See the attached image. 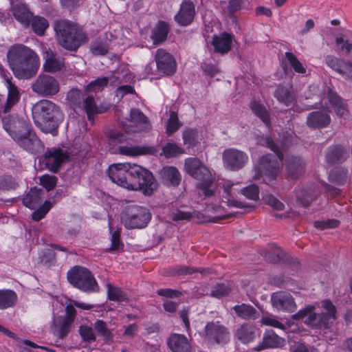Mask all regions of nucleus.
Listing matches in <instances>:
<instances>
[{
  "mask_svg": "<svg viewBox=\"0 0 352 352\" xmlns=\"http://www.w3.org/2000/svg\"><path fill=\"white\" fill-rule=\"evenodd\" d=\"M108 176L113 183L129 190H141L145 195H151L158 187L152 173L135 164H112Z\"/></svg>",
  "mask_w": 352,
  "mask_h": 352,
  "instance_id": "nucleus-1",
  "label": "nucleus"
},
{
  "mask_svg": "<svg viewBox=\"0 0 352 352\" xmlns=\"http://www.w3.org/2000/svg\"><path fill=\"white\" fill-rule=\"evenodd\" d=\"M7 60L14 75L19 79L31 78L38 69L36 54L23 44L12 45L8 51Z\"/></svg>",
  "mask_w": 352,
  "mask_h": 352,
  "instance_id": "nucleus-2",
  "label": "nucleus"
},
{
  "mask_svg": "<svg viewBox=\"0 0 352 352\" xmlns=\"http://www.w3.org/2000/svg\"><path fill=\"white\" fill-rule=\"evenodd\" d=\"M54 30L58 44L63 49L76 52L89 41L86 32L76 23L67 19L57 20Z\"/></svg>",
  "mask_w": 352,
  "mask_h": 352,
  "instance_id": "nucleus-3",
  "label": "nucleus"
},
{
  "mask_svg": "<svg viewBox=\"0 0 352 352\" xmlns=\"http://www.w3.org/2000/svg\"><path fill=\"white\" fill-rule=\"evenodd\" d=\"M32 118L36 126L43 132L56 135L63 115L55 103L48 100H41L34 105Z\"/></svg>",
  "mask_w": 352,
  "mask_h": 352,
  "instance_id": "nucleus-4",
  "label": "nucleus"
},
{
  "mask_svg": "<svg viewBox=\"0 0 352 352\" xmlns=\"http://www.w3.org/2000/svg\"><path fill=\"white\" fill-rule=\"evenodd\" d=\"M263 143L274 154H266L259 158L257 173L253 178L258 179L264 175L270 181L274 180L278 172L279 161L283 160L284 155L279 145L270 136L263 138Z\"/></svg>",
  "mask_w": 352,
  "mask_h": 352,
  "instance_id": "nucleus-5",
  "label": "nucleus"
},
{
  "mask_svg": "<svg viewBox=\"0 0 352 352\" xmlns=\"http://www.w3.org/2000/svg\"><path fill=\"white\" fill-rule=\"evenodd\" d=\"M186 172L192 178L199 181L197 187L201 190L206 197L214 195L216 185L209 168L197 157H189L185 160Z\"/></svg>",
  "mask_w": 352,
  "mask_h": 352,
  "instance_id": "nucleus-6",
  "label": "nucleus"
},
{
  "mask_svg": "<svg viewBox=\"0 0 352 352\" xmlns=\"http://www.w3.org/2000/svg\"><path fill=\"white\" fill-rule=\"evenodd\" d=\"M68 282L86 293L97 292L99 286L91 272L86 267L76 265L67 273Z\"/></svg>",
  "mask_w": 352,
  "mask_h": 352,
  "instance_id": "nucleus-7",
  "label": "nucleus"
},
{
  "mask_svg": "<svg viewBox=\"0 0 352 352\" xmlns=\"http://www.w3.org/2000/svg\"><path fill=\"white\" fill-rule=\"evenodd\" d=\"M67 100L75 111H85L89 120H93L94 116L100 113L94 96L88 95L87 91L72 89L67 94Z\"/></svg>",
  "mask_w": 352,
  "mask_h": 352,
  "instance_id": "nucleus-8",
  "label": "nucleus"
},
{
  "mask_svg": "<svg viewBox=\"0 0 352 352\" xmlns=\"http://www.w3.org/2000/svg\"><path fill=\"white\" fill-rule=\"evenodd\" d=\"M151 219V214L146 208L135 204L128 206L122 217L124 226L128 229L144 228Z\"/></svg>",
  "mask_w": 352,
  "mask_h": 352,
  "instance_id": "nucleus-9",
  "label": "nucleus"
},
{
  "mask_svg": "<svg viewBox=\"0 0 352 352\" xmlns=\"http://www.w3.org/2000/svg\"><path fill=\"white\" fill-rule=\"evenodd\" d=\"M201 336L210 345L224 346L230 342L228 329L219 321L207 322Z\"/></svg>",
  "mask_w": 352,
  "mask_h": 352,
  "instance_id": "nucleus-10",
  "label": "nucleus"
},
{
  "mask_svg": "<svg viewBox=\"0 0 352 352\" xmlns=\"http://www.w3.org/2000/svg\"><path fill=\"white\" fill-rule=\"evenodd\" d=\"M322 307L326 312L309 314L305 323L316 328L329 329L336 319V308L329 300L322 302Z\"/></svg>",
  "mask_w": 352,
  "mask_h": 352,
  "instance_id": "nucleus-11",
  "label": "nucleus"
},
{
  "mask_svg": "<svg viewBox=\"0 0 352 352\" xmlns=\"http://www.w3.org/2000/svg\"><path fill=\"white\" fill-rule=\"evenodd\" d=\"M32 90L42 97L52 96L58 93V81L47 74L39 75L31 85Z\"/></svg>",
  "mask_w": 352,
  "mask_h": 352,
  "instance_id": "nucleus-12",
  "label": "nucleus"
},
{
  "mask_svg": "<svg viewBox=\"0 0 352 352\" xmlns=\"http://www.w3.org/2000/svg\"><path fill=\"white\" fill-rule=\"evenodd\" d=\"M129 116L121 122V127L126 133L140 132L148 128V118L138 109H132Z\"/></svg>",
  "mask_w": 352,
  "mask_h": 352,
  "instance_id": "nucleus-13",
  "label": "nucleus"
},
{
  "mask_svg": "<svg viewBox=\"0 0 352 352\" xmlns=\"http://www.w3.org/2000/svg\"><path fill=\"white\" fill-rule=\"evenodd\" d=\"M222 157L224 166L232 171L242 169L249 160L245 152L234 148L225 149Z\"/></svg>",
  "mask_w": 352,
  "mask_h": 352,
  "instance_id": "nucleus-14",
  "label": "nucleus"
},
{
  "mask_svg": "<svg viewBox=\"0 0 352 352\" xmlns=\"http://www.w3.org/2000/svg\"><path fill=\"white\" fill-rule=\"evenodd\" d=\"M2 124L3 129L14 140L32 126L27 118L16 114L3 117Z\"/></svg>",
  "mask_w": 352,
  "mask_h": 352,
  "instance_id": "nucleus-15",
  "label": "nucleus"
},
{
  "mask_svg": "<svg viewBox=\"0 0 352 352\" xmlns=\"http://www.w3.org/2000/svg\"><path fill=\"white\" fill-rule=\"evenodd\" d=\"M14 141L20 147L31 153L36 154L43 149V143L32 126L21 133Z\"/></svg>",
  "mask_w": 352,
  "mask_h": 352,
  "instance_id": "nucleus-16",
  "label": "nucleus"
},
{
  "mask_svg": "<svg viewBox=\"0 0 352 352\" xmlns=\"http://www.w3.org/2000/svg\"><path fill=\"white\" fill-rule=\"evenodd\" d=\"M69 158L67 152L60 148H47L43 157V163L53 173H57L62 164Z\"/></svg>",
  "mask_w": 352,
  "mask_h": 352,
  "instance_id": "nucleus-17",
  "label": "nucleus"
},
{
  "mask_svg": "<svg viewBox=\"0 0 352 352\" xmlns=\"http://www.w3.org/2000/svg\"><path fill=\"white\" fill-rule=\"evenodd\" d=\"M157 69L166 76L175 74L177 68L176 61L170 53L164 49H158L155 56Z\"/></svg>",
  "mask_w": 352,
  "mask_h": 352,
  "instance_id": "nucleus-18",
  "label": "nucleus"
},
{
  "mask_svg": "<svg viewBox=\"0 0 352 352\" xmlns=\"http://www.w3.org/2000/svg\"><path fill=\"white\" fill-rule=\"evenodd\" d=\"M258 336L257 328L249 322H243L237 325L233 331L234 339L243 344H248L254 342Z\"/></svg>",
  "mask_w": 352,
  "mask_h": 352,
  "instance_id": "nucleus-19",
  "label": "nucleus"
},
{
  "mask_svg": "<svg viewBox=\"0 0 352 352\" xmlns=\"http://www.w3.org/2000/svg\"><path fill=\"white\" fill-rule=\"evenodd\" d=\"M196 15L195 5L192 0H182L179 11L174 20L180 26H188L194 21Z\"/></svg>",
  "mask_w": 352,
  "mask_h": 352,
  "instance_id": "nucleus-20",
  "label": "nucleus"
},
{
  "mask_svg": "<svg viewBox=\"0 0 352 352\" xmlns=\"http://www.w3.org/2000/svg\"><path fill=\"white\" fill-rule=\"evenodd\" d=\"M271 301L272 306L278 311L292 313L297 308L293 296L285 292L273 293L271 296Z\"/></svg>",
  "mask_w": 352,
  "mask_h": 352,
  "instance_id": "nucleus-21",
  "label": "nucleus"
},
{
  "mask_svg": "<svg viewBox=\"0 0 352 352\" xmlns=\"http://www.w3.org/2000/svg\"><path fill=\"white\" fill-rule=\"evenodd\" d=\"M331 111L329 109H323L314 111L307 114L306 124L310 129H320L327 127L331 121Z\"/></svg>",
  "mask_w": 352,
  "mask_h": 352,
  "instance_id": "nucleus-22",
  "label": "nucleus"
},
{
  "mask_svg": "<svg viewBox=\"0 0 352 352\" xmlns=\"http://www.w3.org/2000/svg\"><path fill=\"white\" fill-rule=\"evenodd\" d=\"M285 340L278 336L273 330H267L263 336L262 342L253 348L255 351H261L266 349L282 347Z\"/></svg>",
  "mask_w": 352,
  "mask_h": 352,
  "instance_id": "nucleus-23",
  "label": "nucleus"
},
{
  "mask_svg": "<svg viewBox=\"0 0 352 352\" xmlns=\"http://www.w3.org/2000/svg\"><path fill=\"white\" fill-rule=\"evenodd\" d=\"M287 175L292 179H297L302 176L306 168L305 160L300 156H289L285 162Z\"/></svg>",
  "mask_w": 352,
  "mask_h": 352,
  "instance_id": "nucleus-24",
  "label": "nucleus"
},
{
  "mask_svg": "<svg viewBox=\"0 0 352 352\" xmlns=\"http://www.w3.org/2000/svg\"><path fill=\"white\" fill-rule=\"evenodd\" d=\"M43 69L45 72L55 73L59 72L64 67V58L58 57L56 54L48 48L43 52Z\"/></svg>",
  "mask_w": 352,
  "mask_h": 352,
  "instance_id": "nucleus-25",
  "label": "nucleus"
},
{
  "mask_svg": "<svg viewBox=\"0 0 352 352\" xmlns=\"http://www.w3.org/2000/svg\"><path fill=\"white\" fill-rule=\"evenodd\" d=\"M325 63L333 70L346 79L352 80V70L347 67V62L332 55H327L324 58Z\"/></svg>",
  "mask_w": 352,
  "mask_h": 352,
  "instance_id": "nucleus-26",
  "label": "nucleus"
},
{
  "mask_svg": "<svg viewBox=\"0 0 352 352\" xmlns=\"http://www.w3.org/2000/svg\"><path fill=\"white\" fill-rule=\"evenodd\" d=\"M167 344L173 352H191V345L188 338L182 334L173 333Z\"/></svg>",
  "mask_w": 352,
  "mask_h": 352,
  "instance_id": "nucleus-27",
  "label": "nucleus"
},
{
  "mask_svg": "<svg viewBox=\"0 0 352 352\" xmlns=\"http://www.w3.org/2000/svg\"><path fill=\"white\" fill-rule=\"evenodd\" d=\"M170 30V28L167 22L162 20L158 21L153 28L150 36L153 45H159L165 42Z\"/></svg>",
  "mask_w": 352,
  "mask_h": 352,
  "instance_id": "nucleus-28",
  "label": "nucleus"
},
{
  "mask_svg": "<svg viewBox=\"0 0 352 352\" xmlns=\"http://www.w3.org/2000/svg\"><path fill=\"white\" fill-rule=\"evenodd\" d=\"M327 98L338 116L345 118L348 115L347 104L331 87H328Z\"/></svg>",
  "mask_w": 352,
  "mask_h": 352,
  "instance_id": "nucleus-29",
  "label": "nucleus"
},
{
  "mask_svg": "<svg viewBox=\"0 0 352 352\" xmlns=\"http://www.w3.org/2000/svg\"><path fill=\"white\" fill-rule=\"evenodd\" d=\"M11 11L15 19L24 28H27L30 26L33 14L26 4L23 3L14 4L12 6Z\"/></svg>",
  "mask_w": 352,
  "mask_h": 352,
  "instance_id": "nucleus-30",
  "label": "nucleus"
},
{
  "mask_svg": "<svg viewBox=\"0 0 352 352\" xmlns=\"http://www.w3.org/2000/svg\"><path fill=\"white\" fill-rule=\"evenodd\" d=\"M232 36L227 32L214 35L212 38V45L214 52L221 54H227L232 47Z\"/></svg>",
  "mask_w": 352,
  "mask_h": 352,
  "instance_id": "nucleus-31",
  "label": "nucleus"
},
{
  "mask_svg": "<svg viewBox=\"0 0 352 352\" xmlns=\"http://www.w3.org/2000/svg\"><path fill=\"white\" fill-rule=\"evenodd\" d=\"M164 184L168 186H177L182 179L181 175L174 166H165L160 172Z\"/></svg>",
  "mask_w": 352,
  "mask_h": 352,
  "instance_id": "nucleus-32",
  "label": "nucleus"
},
{
  "mask_svg": "<svg viewBox=\"0 0 352 352\" xmlns=\"http://www.w3.org/2000/svg\"><path fill=\"white\" fill-rule=\"evenodd\" d=\"M347 157V152L340 145L329 146L325 155L326 162L331 165L342 163Z\"/></svg>",
  "mask_w": 352,
  "mask_h": 352,
  "instance_id": "nucleus-33",
  "label": "nucleus"
},
{
  "mask_svg": "<svg viewBox=\"0 0 352 352\" xmlns=\"http://www.w3.org/2000/svg\"><path fill=\"white\" fill-rule=\"evenodd\" d=\"M44 192L41 188H32L23 197L22 202L25 206L34 209L41 205L43 198Z\"/></svg>",
  "mask_w": 352,
  "mask_h": 352,
  "instance_id": "nucleus-34",
  "label": "nucleus"
},
{
  "mask_svg": "<svg viewBox=\"0 0 352 352\" xmlns=\"http://www.w3.org/2000/svg\"><path fill=\"white\" fill-rule=\"evenodd\" d=\"M236 315L245 320H254L259 317L258 311L251 305L241 303L232 307Z\"/></svg>",
  "mask_w": 352,
  "mask_h": 352,
  "instance_id": "nucleus-35",
  "label": "nucleus"
},
{
  "mask_svg": "<svg viewBox=\"0 0 352 352\" xmlns=\"http://www.w3.org/2000/svg\"><path fill=\"white\" fill-rule=\"evenodd\" d=\"M8 94L6 104L3 106V112H8L11 108L18 102L20 98V94L16 86L12 83L11 78L6 79Z\"/></svg>",
  "mask_w": 352,
  "mask_h": 352,
  "instance_id": "nucleus-36",
  "label": "nucleus"
},
{
  "mask_svg": "<svg viewBox=\"0 0 352 352\" xmlns=\"http://www.w3.org/2000/svg\"><path fill=\"white\" fill-rule=\"evenodd\" d=\"M318 194V190L311 187L300 188L296 190V199L303 207H307L316 199Z\"/></svg>",
  "mask_w": 352,
  "mask_h": 352,
  "instance_id": "nucleus-37",
  "label": "nucleus"
},
{
  "mask_svg": "<svg viewBox=\"0 0 352 352\" xmlns=\"http://www.w3.org/2000/svg\"><path fill=\"white\" fill-rule=\"evenodd\" d=\"M274 97L286 106L290 105L294 100V95L292 88L278 86L274 92Z\"/></svg>",
  "mask_w": 352,
  "mask_h": 352,
  "instance_id": "nucleus-38",
  "label": "nucleus"
},
{
  "mask_svg": "<svg viewBox=\"0 0 352 352\" xmlns=\"http://www.w3.org/2000/svg\"><path fill=\"white\" fill-rule=\"evenodd\" d=\"M120 154L126 155H136L142 154H153L155 151L154 146H135L131 147L127 146H122L118 147Z\"/></svg>",
  "mask_w": 352,
  "mask_h": 352,
  "instance_id": "nucleus-39",
  "label": "nucleus"
},
{
  "mask_svg": "<svg viewBox=\"0 0 352 352\" xmlns=\"http://www.w3.org/2000/svg\"><path fill=\"white\" fill-rule=\"evenodd\" d=\"M16 293L10 289H0V309L13 307L16 302Z\"/></svg>",
  "mask_w": 352,
  "mask_h": 352,
  "instance_id": "nucleus-40",
  "label": "nucleus"
},
{
  "mask_svg": "<svg viewBox=\"0 0 352 352\" xmlns=\"http://www.w3.org/2000/svg\"><path fill=\"white\" fill-rule=\"evenodd\" d=\"M348 177V170L344 167H336L329 175V181L338 185L344 184Z\"/></svg>",
  "mask_w": 352,
  "mask_h": 352,
  "instance_id": "nucleus-41",
  "label": "nucleus"
},
{
  "mask_svg": "<svg viewBox=\"0 0 352 352\" xmlns=\"http://www.w3.org/2000/svg\"><path fill=\"white\" fill-rule=\"evenodd\" d=\"M250 108L267 126L270 124V115L264 106L252 100L250 103Z\"/></svg>",
  "mask_w": 352,
  "mask_h": 352,
  "instance_id": "nucleus-42",
  "label": "nucleus"
},
{
  "mask_svg": "<svg viewBox=\"0 0 352 352\" xmlns=\"http://www.w3.org/2000/svg\"><path fill=\"white\" fill-rule=\"evenodd\" d=\"M32 30L38 36L44 34L45 30L49 27L47 20L40 16H34L30 19Z\"/></svg>",
  "mask_w": 352,
  "mask_h": 352,
  "instance_id": "nucleus-43",
  "label": "nucleus"
},
{
  "mask_svg": "<svg viewBox=\"0 0 352 352\" xmlns=\"http://www.w3.org/2000/svg\"><path fill=\"white\" fill-rule=\"evenodd\" d=\"M72 324V322L58 317L55 323L56 327V335L58 338L60 339L65 338L69 333Z\"/></svg>",
  "mask_w": 352,
  "mask_h": 352,
  "instance_id": "nucleus-44",
  "label": "nucleus"
},
{
  "mask_svg": "<svg viewBox=\"0 0 352 352\" xmlns=\"http://www.w3.org/2000/svg\"><path fill=\"white\" fill-rule=\"evenodd\" d=\"M107 295L110 300L124 302L128 300V297L120 288L113 286L111 284L107 285Z\"/></svg>",
  "mask_w": 352,
  "mask_h": 352,
  "instance_id": "nucleus-45",
  "label": "nucleus"
},
{
  "mask_svg": "<svg viewBox=\"0 0 352 352\" xmlns=\"http://www.w3.org/2000/svg\"><path fill=\"white\" fill-rule=\"evenodd\" d=\"M94 327L98 335L102 337L106 342L113 339V334L111 330L108 329L106 322L102 320H97L94 322Z\"/></svg>",
  "mask_w": 352,
  "mask_h": 352,
  "instance_id": "nucleus-46",
  "label": "nucleus"
},
{
  "mask_svg": "<svg viewBox=\"0 0 352 352\" xmlns=\"http://www.w3.org/2000/svg\"><path fill=\"white\" fill-rule=\"evenodd\" d=\"M184 144L188 148L194 147L198 142V132L196 129H186L183 131Z\"/></svg>",
  "mask_w": 352,
  "mask_h": 352,
  "instance_id": "nucleus-47",
  "label": "nucleus"
},
{
  "mask_svg": "<svg viewBox=\"0 0 352 352\" xmlns=\"http://www.w3.org/2000/svg\"><path fill=\"white\" fill-rule=\"evenodd\" d=\"M19 186L16 179L11 175L0 176V190L3 191L15 190Z\"/></svg>",
  "mask_w": 352,
  "mask_h": 352,
  "instance_id": "nucleus-48",
  "label": "nucleus"
},
{
  "mask_svg": "<svg viewBox=\"0 0 352 352\" xmlns=\"http://www.w3.org/2000/svg\"><path fill=\"white\" fill-rule=\"evenodd\" d=\"M232 186L233 184L230 181H227L223 184V190L228 196V197H225L227 200L223 201L226 202L228 205L230 206H234L236 208H243L244 205L242 204V202L232 199L233 197V194L232 192Z\"/></svg>",
  "mask_w": 352,
  "mask_h": 352,
  "instance_id": "nucleus-49",
  "label": "nucleus"
},
{
  "mask_svg": "<svg viewBox=\"0 0 352 352\" xmlns=\"http://www.w3.org/2000/svg\"><path fill=\"white\" fill-rule=\"evenodd\" d=\"M162 152L166 157H174L184 153V150L174 142H168L162 147Z\"/></svg>",
  "mask_w": 352,
  "mask_h": 352,
  "instance_id": "nucleus-50",
  "label": "nucleus"
},
{
  "mask_svg": "<svg viewBox=\"0 0 352 352\" xmlns=\"http://www.w3.org/2000/svg\"><path fill=\"white\" fill-rule=\"evenodd\" d=\"M231 291L230 286L225 283H217L212 287L210 295L212 297L221 298L227 296Z\"/></svg>",
  "mask_w": 352,
  "mask_h": 352,
  "instance_id": "nucleus-51",
  "label": "nucleus"
},
{
  "mask_svg": "<svg viewBox=\"0 0 352 352\" xmlns=\"http://www.w3.org/2000/svg\"><path fill=\"white\" fill-rule=\"evenodd\" d=\"M181 126L182 124L179 121L177 113L172 112L166 124V133L168 135H171L175 133Z\"/></svg>",
  "mask_w": 352,
  "mask_h": 352,
  "instance_id": "nucleus-52",
  "label": "nucleus"
},
{
  "mask_svg": "<svg viewBox=\"0 0 352 352\" xmlns=\"http://www.w3.org/2000/svg\"><path fill=\"white\" fill-rule=\"evenodd\" d=\"M41 263L46 267H50L56 263V253L52 249H45L40 254Z\"/></svg>",
  "mask_w": 352,
  "mask_h": 352,
  "instance_id": "nucleus-53",
  "label": "nucleus"
},
{
  "mask_svg": "<svg viewBox=\"0 0 352 352\" xmlns=\"http://www.w3.org/2000/svg\"><path fill=\"white\" fill-rule=\"evenodd\" d=\"M90 51L94 55L104 56L107 54L109 46L107 42L96 40L91 44Z\"/></svg>",
  "mask_w": 352,
  "mask_h": 352,
  "instance_id": "nucleus-54",
  "label": "nucleus"
},
{
  "mask_svg": "<svg viewBox=\"0 0 352 352\" xmlns=\"http://www.w3.org/2000/svg\"><path fill=\"white\" fill-rule=\"evenodd\" d=\"M79 334L83 342L91 343L96 340V336L92 327L87 325H81L79 327Z\"/></svg>",
  "mask_w": 352,
  "mask_h": 352,
  "instance_id": "nucleus-55",
  "label": "nucleus"
},
{
  "mask_svg": "<svg viewBox=\"0 0 352 352\" xmlns=\"http://www.w3.org/2000/svg\"><path fill=\"white\" fill-rule=\"evenodd\" d=\"M285 57L296 72L300 74L305 73V68L293 53L290 52H285Z\"/></svg>",
  "mask_w": 352,
  "mask_h": 352,
  "instance_id": "nucleus-56",
  "label": "nucleus"
},
{
  "mask_svg": "<svg viewBox=\"0 0 352 352\" xmlns=\"http://www.w3.org/2000/svg\"><path fill=\"white\" fill-rule=\"evenodd\" d=\"M174 272L173 274L177 276H182L185 274H192L195 272H200L203 274H206L208 272V270L202 269L199 270L198 268H194L191 267L184 266V265H177L175 266L174 268Z\"/></svg>",
  "mask_w": 352,
  "mask_h": 352,
  "instance_id": "nucleus-57",
  "label": "nucleus"
},
{
  "mask_svg": "<svg viewBox=\"0 0 352 352\" xmlns=\"http://www.w3.org/2000/svg\"><path fill=\"white\" fill-rule=\"evenodd\" d=\"M108 82L109 78L107 77L98 78L89 83L87 86V91H98L102 90L107 85Z\"/></svg>",
  "mask_w": 352,
  "mask_h": 352,
  "instance_id": "nucleus-58",
  "label": "nucleus"
},
{
  "mask_svg": "<svg viewBox=\"0 0 352 352\" xmlns=\"http://www.w3.org/2000/svg\"><path fill=\"white\" fill-rule=\"evenodd\" d=\"M265 260L271 263H278L283 258V252L279 248L268 251L264 256Z\"/></svg>",
  "mask_w": 352,
  "mask_h": 352,
  "instance_id": "nucleus-59",
  "label": "nucleus"
},
{
  "mask_svg": "<svg viewBox=\"0 0 352 352\" xmlns=\"http://www.w3.org/2000/svg\"><path fill=\"white\" fill-rule=\"evenodd\" d=\"M126 140V136L117 130H110L108 133V140L109 144L116 145L122 143Z\"/></svg>",
  "mask_w": 352,
  "mask_h": 352,
  "instance_id": "nucleus-60",
  "label": "nucleus"
},
{
  "mask_svg": "<svg viewBox=\"0 0 352 352\" xmlns=\"http://www.w3.org/2000/svg\"><path fill=\"white\" fill-rule=\"evenodd\" d=\"M51 207V203L50 201H45L41 207H39L37 210L32 212V219L36 221H40L45 217L46 214L50 210Z\"/></svg>",
  "mask_w": 352,
  "mask_h": 352,
  "instance_id": "nucleus-61",
  "label": "nucleus"
},
{
  "mask_svg": "<svg viewBox=\"0 0 352 352\" xmlns=\"http://www.w3.org/2000/svg\"><path fill=\"white\" fill-rule=\"evenodd\" d=\"M241 193L248 199L256 201L259 198V188L256 184H251L241 190Z\"/></svg>",
  "mask_w": 352,
  "mask_h": 352,
  "instance_id": "nucleus-62",
  "label": "nucleus"
},
{
  "mask_svg": "<svg viewBox=\"0 0 352 352\" xmlns=\"http://www.w3.org/2000/svg\"><path fill=\"white\" fill-rule=\"evenodd\" d=\"M124 244L120 241V231L117 230L111 232L110 250L115 251L122 250Z\"/></svg>",
  "mask_w": 352,
  "mask_h": 352,
  "instance_id": "nucleus-63",
  "label": "nucleus"
},
{
  "mask_svg": "<svg viewBox=\"0 0 352 352\" xmlns=\"http://www.w3.org/2000/svg\"><path fill=\"white\" fill-rule=\"evenodd\" d=\"M57 178L54 175H45L41 177V185L47 190H52L56 185Z\"/></svg>",
  "mask_w": 352,
  "mask_h": 352,
  "instance_id": "nucleus-64",
  "label": "nucleus"
}]
</instances>
